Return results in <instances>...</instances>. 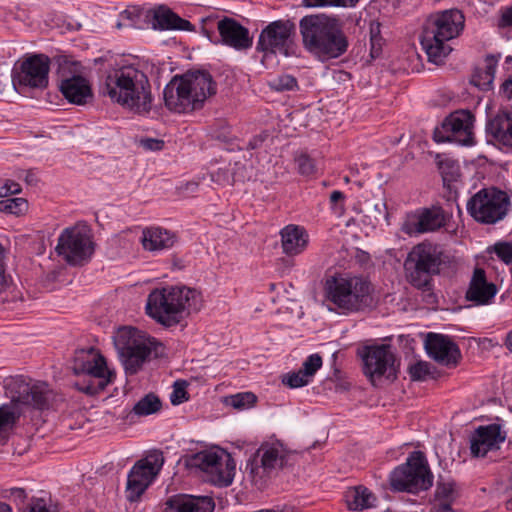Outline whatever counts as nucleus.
<instances>
[{
  "instance_id": "1",
  "label": "nucleus",
  "mask_w": 512,
  "mask_h": 512,
  "mask_svg": "<svg viewBox=\"0 0 512 512\" xmlns=\"http://www.w3.org/2000/svg\"><path fill=\"white\" fill-rule=\"evenodd\" d=\"M304 49L321 62L343 56L349 48V40L343 22L324 13L311 14L299 21Z\"/></svg>"
},
{
  "instance_id": "2",
  "label": "nucleus",
  "mask_w": 512,
  "mask_h": 512,
  "mask_svg": "<svg viewBox=\"0 0 512 512\" xmlns=\"http://www.w3.org/2000/svg\"><path fill=\"white\" fill-rule=\"evenodd\" d=\"M102 93L112 102L137 114L152 108V88L147 74L136 65H122L106 72Z\"/></svg>"
},
{
  "instance_id": "3",
  "label": "nucleus",
  "mask_w": 512,
  "mask_h": 512,
  "mask_svg": "<svg viewBox=\"0 0 512 512\" xmlns=\"http://www.w3.org/2000/svg\"><path fill=\"white\" fill-rule=\"evenodd\" d=\"M202 307L201 294L185 286L152 290L146 302V313L164 327L178 325L191 312Z\"/></svg>"
},
{
  "instance_id": "4",
  "label": "nucleus",
  "mask_w": 512,
  "mask_h": 512,
  "mask_svg": "<svg viewBox=\"0 0 512 512\" xmlns=\"http://www.w3.org/2000/svg\"><path fill=\"white\" fill-rule=\"evenodd\" d=\"M217 85L207 71H188L174 76L165 86V106L175 113H189L203 107L205 101L216 94Z\"/></svg>"
},
{
  "instance_id": "5",
  "label": "nucleus",
  "mask_w": 512,
  "mask_h": 512,
  "mask_svg": "<svg viewBox=\"0 0 512 512\" xmlns=\"http://www.w3.org/2000/svg\"><path fill=\"white\" fill-rule=\"evenodd\" d=\"M373 285L363 276H331L324 284L325 301L330 311L349 315L373 305Z\"/></svg>"
},
{
  "instance_id": "6",
  "label": "nucleus",
  "mask_w": 512,
  "mask_h": 512,
  "mask_svg": "<svg viewBox=\"0 0 512 512\" xmlns=\"http://www.w3.org/2000/svg\"><path fill=\"white\" fill-rule=\"evenodd\" d=\"M464 22V15L457 9L437 12L427 17L420 42L429 62L436 65L444 63L452 51L449 41L460 35Z\"/></svg>"
},
{
  "instance_id": "7",
  "label": "nucleus",
  "mask_w": 512,
  "mask_h": 512,
  "mask_svg": "<svg viewBox=\"0 0 512 512\" xmlns=\"http://www.w3.org/2000/svg\"><path fill=\"white\" fill-rule=\"evenodd\" d=\"M447 263L442 248L430 242L415 245L404 261V270L409 282L418 289L430 286L431 277L438 275Z\"/></svg>"
},
{
  "instance_id": "8",
  "label": "nucleus",
  "mask_w": 512,
  "mask_h": 512,
  "mask_svg": "<svg viewBox=\"0 0 512 512\" xmlns=\"http://www.w3.org/2000/svg\"><path fill=\"white\" fill-rule=\"evenodd\" d=\"M73 371L85 378L76 383L79 391L87 395L102 392L115 378V372L107 366L105 357L94 348L76 352Z\"/></svg>"
},
{
  "instance_id": "9",
  "label": "nucleus",
  "mask_w": 512,
  "mask_h": 512,
  "mask_svg": "<svg viewBox=\"0 0 512 512\" xmlns=\"http://www.w3.org/2000/svg\"><path fill=\"white\" fill-rule=\"evenodd\" d=\"M433 475L430 472L423 452L415 451L407 462L393 470L390 485L395 491L416 493L432 486Z\"/></svg>"
},
{
  "instance_id": "10",
  "label": "nucleus",
  "mask_w": 512,
  "mask_h": 512,
  "mask_svg": "<svg viewBox=\"0 0 512 512\" xmlns=\"http://www.w3.org/2000/svg\"><path fill=\"white\" fill-rule=\"evenodd\" d=\"M155 339L146 338L143 333L132 327L122 328L115 337V345L122 358L126 373L136 374L151 354Z\"/></svg>"
},
{
  "instance_id": "11",
  "label": "nucleus",
  "mask_w": 512,
  "mask_h": 512,
  "mask_svg": "<svg viewBox=\"0 0 512 512\" xmlns=\"http://www.w3.org/2000/svg\"><path fill=\"white\" fill-rule=\"evenodd\" d=\"M510 207L508 194L497 188H483L467 202V211L483 224H494L504 219Z\"/></svg>"
},
{
  "instance_id": "12",
  "label": "nucleus",
  "mask_w": 512,
  "mask_h": 512,
  "mask_svg": "<svg viewBox=\"0 0 512 512\" xmlns=\"http://www.w3.org/2000/svg\"><path fill=\"white\" fill-rule=\"evenodd\" d=\"M296 25L289 19L269 23L261 32L256 50L265 54H281L289 57L294 54Z\"/></svg>"
},
{
  "instance_id": "13",
  "label": "nucleus",
  "mask_w": 512,
  "mask_h": 512,
  "mask_svg": "<svg viewBox=\"0 0 512 512\" xmlns=\"http://www.w3.org/2000/svg\"><path fill=\"white\" fill-rule=\"evenodd\" d=\"M359 355L363 362V373L372 384L383 377L391 381L397 378L399 364L390 345L365 346Z\"/></svg>"
},
{
  "instance_id": "14",
  "label": "nucleus",
  "mask_w": 512,
  "mask_h": 512,
  "mask_svg": "<svg viewBox=\"0 0 512 512\" xmlns=\"http://www.w3.org/2000/svg\"><path fill=\"white\" fill-rule=\"evenodd\" d=\"M56 252L69 265L82 266L91 259L94 253L91 236L87 231L78 227L66 228L58 238Z\"/></svg>"
},
{
  "instance_id": "15",
  "label": "nucleus",
  "mask_w": 512,
  "mask_h": 512,
  "mask_svg": "<svg viewBox=\"0 0 512 512\" xmlns=\"http://www.w3.org/2000/svg\"><path fill=\"white\" fill-rule=\"evenodd\" d=\"M164 464L161 451H153L144 459L135 463L128 474L126 498L130 502L137 501L151 484Z\"/></svg>"
},
{
  "instance_id": "16",
  "label": "nucleus",
  "mask_w": 512,
  "mask_h": 512,
  "mask_svg": "<svg viewBox=\"0 0 512 512\" xmlns=\"http://www.w3.org/2000/svg\"><path fill=\"white\" fill-rule=\"evenodd\" d=\"M474 115L467 110L451 113L442 123L441 128L434 131L436 142H458L462 145L473 144Z\"/></svg>"
},
{
  "instance_id": "17",
  "label": "nucleus",
  "mask_w": 512,
  "mask_h": 512,
  "mask_svg": "<svg viewBox=\"0 0 512 512\" xmlns=\"http://www.w3.org/2000/svg\"><path fill=\"white\" fill-rule=\"evenodd\" d=\"M50 59L44 55H33L21 63L20 70L12 77L13 85L35 89L48 86Z\"/></svg>"
},
{
  "instance_id": "18",
  "label": "nucleus",
  "mask_w": 512,
  "mask_h": 512,
  "mask_svg": "<svg viewBox=\"0 0 512 512\" xmlns=\"http://www.w3.org/2000/svg\"><path fill=\"white\" fill-rule=\"evenodd\" d=\"M286 465V456L275 445L263 444L256 451L254 457L247 463L246 470L256 480L270 475L276 469Z\"/></svg>"
},
{
  "instance_id": "19",
  "label": "nucleus",
  "mask_w": 512,
  "mask_h": 512,
  "mask_svg": "<svg viewBox=\"0 0 512 512\" xmlns=\"http://www.w3.org/2000/svg\"><path fill=\"white\" fill-rule=\"evenodd\" d=\"M59 90L71 104L83 106L93 100V91L87 78L80 74L67 73L64 68L59 71Z\"/></svg>"
},
{
  "instance_id": "20",
  "label": "nucleus",
  "mask_w": 512,
  "mask_h": 512,
  "mask_svg": "<svg viewBox=\"0 0 512 512\" xmlns=\"http://www.w3.org/2000/svg\"><path fill=\"white\" fill-rule=\"evenodd\" d=\"M425 349L430 358L443 366L454 367L461 359L459 347L447 335L429 333L425 340Z\"/></svg>"
},
{
  "instance_id": "21",
  "label": "nucleus",
  "mask_w": 512,
  "mask_h": 512,
  "mask_svg": "<svg viewBox=\"0 0 512 512\" xmlns=\"http://www.w3.org/2000/svg\"><path fill=\"white\" fill-rule=\"evenodd\" d=\"M415 218V221H407L403 224V232L408 235H417L436 231L445 226L447 214L442 207L432 206L419 210Z\"/></svg>"
},
{
  "instance_id": "22",
  "label": "nucleus",
  "mask_w": 512,
  "mask_h": 512,
  "mask_svg": "<svg viewBox=\"0 0 512 512\" xmlns=\"http://www.w3.org/2000/svg\"><path fill=\"white\" fill-rule=\"evenodd\" d=\"M506 435L501 432L499 424H490L478 427L470 438L471 454L484 457L487 452L499 449L505 441Z\"/></svg>"
},
{
  "instance_id": "23",
  "label": "nucleus",
  "mask_w": 512,
  "mask_h": 512,
  "mask_svg": "<svg viewBox=\"0 0 512 512\" xmlns=\"http://www.w3.org/2000/svg\"><path fill=\"white\" fill-rule=\"evenodd\" d=\"M217 29L222 44L235 50H246L253 44L249 30L233 18L225 17L220 20L217 24Z\"/></svg>"
},
{
  "instance_id": "24",
  "label": "nucleus",
  "mask_w": 512,
  "mask_h": 512,
  "mask_svg": "<svg viewBox=\"0 0 512 512\" xmlns=\"http://www.w3.org/2000/svg\"><path fill=\"white\" fill-rule=\"evenodd\" d=\"M497 292V286L487 280L485 270L476 267L470 279L465 298L476 305H489Z\"/></svg>"
},
{
  "instance_id": "25",
  "label": "nucleus",
  "mask_w": 512,
  "mask_h": 512,
  "mask_svg": "<svg viewBox=\"0 0 512 512\" xmlns=\"http://www.w3.org/2000/svg\"><path fill=\"white\" fill-rule=\"evenodd\" d=\"M165 512H213L215 502L209 496L175 494L165 502Z\"/></svg>"
},
{
  "instance_id": "26",
  "label": "nucleus",
  "mask_w": 512,
  "mask_h": 512,
  "mask_svg": "<svg viewBox=\"0 0 512 512\" xmlns=\"http://www.w3.org/2000/svg\"><path fill=\"white\" fill-rule=\"evenodd\" d=\"M281 247L287 256H297L303 253L309 244L307 231L299 225H287L280 231Z\"/></svg>"
},
{
  "instance_id": "27",
  "label": "nucleus",
  "mask_w": 512,
  "mask_h": 512,
  "mask_svg": "<svg viewBox=\"0 0 512 512\" xmlns=\"http://www.w3.org/2000/svg\"><path fill=\"white\" fill-rule=\"evenodd\" d=\"M49 392L48 385L44 382L33 385L23 383L19 386L18 396H13V401L43 410L48 407Z\"/></svg>"
},
{
  "instance_id": "28",
  "label": "nucleus",
  "mask_w": 512,
  "mask_h": 512,
  "mask_svg": "<svg viewBox=\"0 0 512 512\" xmlns=\"http://www.w3.org/2000/svg\"><path fill=\"white\" fill-rule=\"evenodd\" d=\"M487 133L504 146L512 148V114L500 111L486 125Z\"/></svg>"
},
{
  "instance_id": "29",
  "label": "nucleus",
  "mask_w": 512,
  "mask_h": 512,
  "mask_svg": "<svg viewBox=\"0 0 512 512\" xmlns=\"http://www.w3.org/2000/svg\"><path fill=\"white\" fill-rule=\"evenodd\" d=\"M176 236L160 227H147L142 231L141 244L150 252L169 249L174 246Z\"/></svg>"
},
{
  "instance_id": "30",
  "label": "nucleus",
  "mask_w": 512,
  "mask_h": 512,
  "mask_svg": "<svg viewBox=\"0 0 512 512\" xmlns=\"http://www.w3.org/2000/svg\"><path fill=\"white\" fill-rule=\"evenodd\" d=\"M186 465L209 473L214 478L222 465V453L217 451H201L190 455L186 459Z\"/></svg>"
},
{
  "instance_id": "31",
  "label": "nucleus",
  "mask_w": 512,
  "mask_h": 512,
  "mask_svg": "<svg viewBox=\"0 0 512 512\" xmlns=\"http://www.w3.org/2000/svg\"><path fill=\"white\" fill-rule=\"evenodd\" d=\"M153 19L154 25L158 26L162 30H194V25L190 21L181 18L176 13L163 6H160L155 10Z\"/></svg>"
},
{
  "instance_id": "32",
  "label": "nucleus",
  "mask_w": 512,
  "mask_h": 512,
  "mask_svg": "<svg viewBox=\"0 0 512 512\" xmlns=\"http://www.w3.org/2000/svg\"><path fill=\"white\" fill-rule=\"evenodd\" d=\"M346 502L350 510L360 511L374 506L376 497L364 486L353 487L346 492Z\"/></svg>"
},
{
  "instance_id": "33",
  "label": "nucleus",
  "mask_w": 512,
  "mask_h": 512,
  "mask_svg": "<svg viewBox=\"0 0 512 512\" xmlns=\"http://www.w3.org/2000/svg\"><path fill=\"white\" fill-rule=\"evenodd\" d=\"M437 165L442 176L443 184L449 190L452 189V184L457 182L461 176V169L458 161L450 158L437 156Z\"/></svg>"
},
{
  "instance_id": "34",
  "label": "nucleus",
  "mask_w": 512,
  "mask_h": 512,
  "mask_svg": "<svg viewBox=\"0 0 512 512\" xmlns=\"http://www.w3.org/2000/svg\"><path fill=\"white\" fill-rule=\"evenodd\" d=\"M498 60L492 56L488 55L485 58V67L483 70H478L476 74L473 76V83L476 86H489L492 84L496 72Z\"/></svg>"
},
{
  "instance_id": "35",
  "label": "nucleus",
  "mask_w": 512,
  "mask_h": 512,
  "mask_svg": "<svg viewBox=\"0 0 512 512\" xmlns=\"http://www.w3.org/2000/svg\"><path fill=\"white\" fill-rule=\"evenodd\" d=\"M161 401L153 393L145 395L133 407V412L139 416H147L158 412L161 409Z\"/></svg>"
},
{
  "instance_id": "36",
  "label": "nucleus",
  "mask_w": 512,
  "mask_h": 512,
  "mask_svg": "<svg viewBox=\"0 0 512 512\" xmlns=\"http://www.w3.org/2000/svg\"><path fill=\"white\" fill-rule=\"evenodd\" d=\"M294 162L297 172L306 178H314L318 173L316 161L306 152L295 155Z\"/></svg>"
},
{
  "instance_id": "37",
  "label": "nucleus",
  "mask_w": 512,
  "mask_h": 512,
  "mask_svg": "<svg viewBox=\"0 0 512 512\" xmlns=\"http://www.w3.org/2000/svg\"><path fill=\"white\" fill-rule=\"evenodd\" d=\"M19 419V413L12 405L0 406V436L12 430Z\"/></svg>"
},
{
  "instance_id": "38",
  "label": "nucleus",
  "mask_w": 512,
  "mask_h": 512,
  "mask_svg": "<svg viewBox=\"0 0 512 512\" xmlns=\"http://www.w3.org/2000/svg\"><path fill=\"white\" fill-rule=\"evenodd\" d=\"M28 210V202L24 198H1L0 211L16 216L23 215Z\"/></svg>"
},
{
  "instance_id": "39",
  "label": "nucleus",
  "mask_w": 512,
  "mask_h": 512,
  "mask_svg": "<svg viewBox=\"0 0 512 512\" xmlns=\"http://www.w3.org/2000/svg\"><path fill=\"white\" fill-rule=\"evenodd\" d=\"M235 470V463L231 459L230 455L225 456V464L222 461L219 471L216 473V477L211 480L220 486H229L233 481Z\"/></svg>"
},
{
  "instance_id": "40",
  "label": "nucleus",
  "mask_w": 512,
  "mask_h": 512,
  "mask_svg": "<svg viewBox=\"0 0 512 512\" xmlns=\"http://www.w3.org/2000/svg\"><path fill=\"white\" fill-rule=\"evenodd\" d=\"M459 497L457 484L453 480H440L436 487V498L438 501L454 502Z\"/></svg>"
},
{
  "instance_id": "41",
  "label": "nucleus",
  "mask_w": 512,
  "mask_h": 512,
  "mask_svg": "<svg viewBox=\"0 0 512 512\" xmlns=\"http://www.w3.org/2000/svg\"><path fill=\"white\" fill-rule=\"evenodd\" d=\"M268 86L277 92L293 91L298 88V82L294 76L283 74L270 80Z\"/></svg>"
},
{
  "instance_id": "42",
  "label": "nucleus",
  "mask_w": 512,
  "mask_h": 512,
  "mask_svg": "<svg viewBox=\"0 0 512 512\" xmlns=\"http://www.w3.org/2000/svg\"><path fill=\"white\" fill-rule=\"evenodd\" d=\"M257 401V397L252 392H244L232 395L227 403L233 408L242 410L253 406Z\"/></svg>"
},
{
  "instance_id": "43",
  "label": "nucleus",
  "mask_w": 512,
  "mask_h": 512,
  "mask_svg": "<svg viewBox=\"0 0 512 512\" xmlns=\"http://www.w3.org/2000/svg\"><path fill=\"white\" fill-rule=\"evenodd\" d=\"M359 0H302V5L308 8L342 6L354 7Z\"/></svg>"
},
{
  "instance_id": "44",
  "label": "nucleus",
  "mask_w": 512,
  "mask_h": 512,
  "mask_svg": "<svg viewBox=\"0 0 512 512\" xmlns=\"http://www.w3.org/2000/svg\"><path fill=\"white\" fill-rule=\"evenodd\" d=\"M322 367V357L315 353L306 358L303 362L301 371L306 375L310 380L316 374V372Z\"/></svg>"
},
{
  "instance_id": "45",
  "label": "nucleus",
  "mask_w": 512,
  "mask_h": 512,
  "mask_svg": "<svg viewBox=\"0 0 512 512\" xmlns=\"http://www.w3.org/2000/svg\"><path fill=\"white\" fill-rule=\"evenodd\" d=\"M282 382L290 388H300L310 383V379L299 369L297 372H290L284 375Z\"/></svg>"
},
{
  "instance_id": "46",
  "label": "nucleus",
  "mask_w": 512,
  "mask_h": 512,
  "mask_svg": "<svg viewBox=\"0 0 512 512\" xmlns=\"http://www.w3.org/2000/svg\"><path fill=\"white\" fill-rule=\"evenodd\" d=\"M380 23L372 22L370 24V42H371V56L377 57L382 50V37L380 34Z\"/></svg>"
},
{
  "instance_id": "47",
  "label": "nucleus",
  "mask_w": 512,
  "mask_h": 512,
  "mask_svg": "<svg viewBox=\"0 0 512 512\" xmlns=\"http://www.w3.org/2000/svg\"><path fill=\"white\" fill-rule=\"evenodd\" d=\"M429 373V365L423 361H419L409 368L410 377L415 381L424 380Z\"/></svg>"
},
{
  "instance_id": "48",
  "label": "nucleus",
  "mask_w": 512,
  "mask_h": 512,
  "mask_svg": "<svg viewBox=\"0 0 512 512\" xmlns=\"http://www.w3.org/2000/svg\"><path fill=\"white\" fill-rule=\"evenodd\" d=\"M20 192L21 186L19 183L10 179L0 180V198H6Z\"/></svg>"
},
{
  "instance_id": "49",
  "label": "nucleus",
  "mask_w": 512,
  "mask_h": 512,
  "mask_svg": "<svg viewBox=\"0 0 512 512\" xmlns=\"http://www.w3.org/2000/svg\"><path fill=\"white\" fill-rule=\"evenodd\" d=\"M494 252L504 263H512V243H497L494 246Z\"/></svg>"
},
{
  "instance_id": "50",
  "label": "nucleus",
  "mask_w": 512,
  "mask_h": 512,
  "mask_svg": "<svg viewBox=\"0 0 512 512\" xmlns=\"http://www.w3.org/2000/svg\"><path fill=\"white\" fill-rule=\"evenodd\" d=\"M188 399L187 397V391L185 388V382H175L174 389L171 394V402L174 405L180 404L183 401H186Z\"/></svg>"
},
{
  "instance_id": "51",
  "label": "nucleus",
  "mask_w": 512,
  "mask_h": 512,
  "mask_svg": "<svg viewBox=\"0 0 512 512\" xmlns=\"http://www.w3.org/2000/svg\"><path fill=\"white\" fill-rule=\"evenodd\" d=\"M11 277L6 273L4 263V249L0 244V293L9 286Z\"/></svg>"
},
{
  "instance_id": "52",
  "label": "nucleus",
  "mask_w": 512,
  "mask_h": 512,
  "mask_svg": "<svg viewBox=\"0 0 512 512\" xmlns=\"http://www.w3.org/2000/svg\"><path fill=\"white\" fill-rule=\"evenodd\" d=\"M211 178L214 182H217L221 185H232L233 179L231 177V174L229 170L227 169H218L216 172H213L211 174Z\"/></svg>"
},
{
  "instance_id": "53",
  "label": "nucleus",
  "mask_w": 512,
  "mask_h": 512,
  "mask_svg": "<svg viewBox=\"0 0 512 512\" xmlns=\"http://www.w3.org/2000/svg\"><path fill=\"white\" fill-rule=\"evenodd\" d=\"M140 145L146 150L160 151L164 147V141L155 138H143L140 140Z\"/></svg>"
},
{
  "instance_id": "54",
  "label": "nucleus",
  "mask_w": 512,
  "mask_h": 512,
  "mask_svg": "<svg viewBox=\"0 0 512 512\" xmlns=\"http://www.w3.org/2000/svg\"><path fill=\"white\" fill-rule=\"evenodd\" d=\"M453 502L450 501H438V503L434 504L432 511L433 512H447L452 509Z\"/></svg>"
},
{
  "instance_id": "55",
  "label": "nucleus",
  "mask_w": 512,
  "mask_h": 512,
  "mask_svg": "<svg viewBox=\"0 0 512 512\" xmlns=\"http://www.w3.org/2000/svg\"><path fill=\"white\" fill-rule=\"evenodd\" d=\"M198 189V183L196 182H187L186 184L184 185H181L179 187V191L181 194H189V193H194L196 192V190Z\"/></svg>"
},
{
  "instance_id": "56",
  "label": "nucleus",
  "mask_w": 512,
  "mask_h": 512,
  "mask_svg": "<svg viewBox=\"0 0 512 512\" xmlns=\"http://www.w3.org/2000/svg\"><path fill=\"white\" fill-rule=\"evenodd\" d=\"M344 199H345L344 193L339 190H335L330 194L331 205H336L339 201H343Z\"/></svg>"
},
{
  "instance_id": "57",
  "label": "nucleus",
  "mask_w": 512,
  "mask_h": 512,
  "mask_svg": "<svg viewBox=\"0 0 512 512\" xmlns=\"http://www.w3.org/2000/svg\"><path fill=\"white\" fill-rule=\"evenodd\" d=\"M502 90L507 98L512 99V77L502 84Z\"/></svg>"
},
{
  "instance_id": "58",
  "label": "nucleus",
  "mask_w": 512,
  "mask_h": 512,
  "mask_svg": "<svg viewBox=\"0 0 512 512\" xmlns=\"http://www.w3.org/2000/svg\"><path fill=\"white\" fill-rule=\"evenodd\" d=\"M501 21L504 26L512 27V7L508 8L503 14Z\"/></svg>"
},
{
  "instance_id": "59",
  "label": "nucleus",
  "mask_w": 512,
  "mask_h": 512,
  "mask_svg": "<svg viewBox=\"0 0 512 512\" xmlns=\"http://www.w3.org/2000/svg\"><path fill=\"white\" fill-rule=\"evenodd\" d=\"M29 512H50L43 501H38L34 505H32L29 509Z\"/></svg>"
},
{
  "instance_id": "60",
  "label": "nucleus",
  "mask_w": 512,
  "mask_h": 512,
  "mask_svg": "<svg viewBox=\"0 0 512 512\" xmlns=\"http://www.w3.org/2000/svg\"><path fill=\"white\" fill-rule=\"evenodd\" d=\"M11 495H14L15 497L19 498L21 501H23L26 498V493L23 488H12L10 489Z\"/></svg>"
},
{
  "instance_id": "61",
  "label": "nucleus",
  "mask_w": 512,
  "mask_h": 512,
  "mask_svg": "<svg viewBox=\"0 0 512 512\" xmlns=\"http://www.w3.org/2000/svg\"><path fill=\"white\" fill-rule=\"evenodd\" d=\"M9 79V69L5 67V73L0 74V95L2 94V90L5 86V82Z\"/></svg>"
},
{
  "instance_id": "62",
  "label": "nucleus",
  "mask_w": 512,
  "mask_h": 512,
  "mask_svg": "<svg viewBox=\"0 0 512 512\" xmlns=\"http://www.w3.org/2000/svg\"><path fill=\"white\" fill-rule=\"evenodd\" d=\"M504 345L512 353V330L506 334Z\"/></svg>"
},
{
  "instance_id": "63",
  "label": "nucleus",
  "mask_w": 512,
  "mask_h": 512,
  "mask_svg": "<svg viewBox=\"0 0 512 512\" xmlns=\"http://www.w3.org/2000/svg\"><path fill=\"white\" fill-rule=\"evenodd\" d=\"M508 472V484L512 488V462L507 467Z\"/></svg>"
},
{
  "instance_id": "64",
  "label": "nucleus",
  "mask_w": 512,
  "mask_h": 512,
  "mask_svg": "<svg viewBox=\"0 0 512 512\" xmlns=\"http://www.w3.org/2000/svg\"><path fill=\"white\" fill-rule=\"evenodd\" d=\"M0 512H12V509L8 504L0 502Z\"/></svg>"
}]
</instances>
